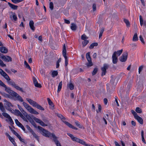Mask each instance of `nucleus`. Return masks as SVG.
I'll list each match as a JSON object with an SVG mask.
<instances>
[{
    "label": "nucleus",
    "mask_w": 146,
    "mask_h": 146,
    "mask_svg": "<svg viewBox=\"0 0 146 146\" xmlns=\"http://www.w3.org/2000/svg\"><path fill=\"white\" fill-rule=\"evenodd\" d=\"M12 96L15 97L17 100L21 102H23V104L26 109L30 113L35 115H38L39 113L30 106L26 103L23 102V100L22 98L17 93L15 92L13 93Z\"/></svg>",
    "instance_id": "1"
},
{
    "label": "nucleus",
    "mask_w": 146,
    "mask_h": 146,
    "mask_svg": "<svg viewBox=\"0 0 146 146\" xmlns=\"http://www.w3.org/2000/svg\"><path fill=\"white\" fill-rule=\"evenodd\" d=\"M4 78H5L8 81V83L12 86L14 87L17 90H19L22 92H23L24 91L22 88L20 87L19 86L17 85V84H16L13 81H10V79L8 75L7 74L4 77Z\"/></svg>",
    "instance_id": "2"
},
{
    "label": "nucleus",
    "mask_w": 146,
    "mask_h": 146,
    "mask_svg": "<svg viewBox=\"0 0 146 146\" xmlns=\"http://www.w3.org/2000/svg\"><path fill=\"white\" fill-rule=\"evenodd\" d=\"M67 134L70 137L73 141L78 143L85 146H90L88 144H86L85 142L83 140L74 137L72 134L69 133H67Z\"/></svg>",
    "instance_id": "3"
},
{
    "label": "nucleus",
    "mask_w": 146,
    "mask_h": 146,
    "mask_svg": "<svg viewBox=\"0 0 146 146\" xmlns=\"http://www.w3.org/2000/svg\"><path fill=\"white\" fill-rule=\"evenodd\" d=\"M26 100L31 105L33 106V107H35L37 109L42 110L43 111L44 110V109L40 105L31 99L27 98Z\"/></svg>",
    "instance_id": "4"
},
{
    "label": "nucleus",
    "mask_w": 146,
    "mask_h": 146,
    "mask_svg": "<svg viewBox=\"0 0 146 146\" xmlns=\"http://www.w3.org/2000/svg\"><path fill=\"white\" fill-rule=\"evenodd\" d=\"M26 100L31 105L33 106V107H35L37 109L42 110L43 111L44 110V109L40 105L31 99L27 98Z\"/></svg>",
    "instance_id": "5"
},
{
    "label": "nucleus",
    "mask_w": 146,
    "mask_h": 146,
    "mask_svg": "<svg viewBox=\"0 0 146 146\" xmlns=\"http://www.w3.org/2000/svg\"><path fill=\"white\" fill-rule=\"evenodd\" d=\"M26 100L31 105L33 106V107H35L37 109L42 110L43 111L44 110V109L40 105L31 99L27 98Z\"/></svg>",
    "instance_id": "6"
},
{
    "label": "nucleus",
    "mask_w": 146,
    "mask_h": 146,
    "mask_svg": "<svg viewBox=\"0 0 146 146\" xmlns=\"http://www.w3.org/2000/svg\"><path fill=\"white\" fill-rule=\"evenodd\" d=\"M38 128L40 131V133L44 136L48 137H51V133L48 131L40 126H38Z\"/></svg>",
    "instance_id": "7"
},
{
    "label": "nucleus",
    "mask_w": 146,
    "mask_h": 146,
    "mask_svg": "<svg viewBox=\"0 0 146 146\" xmlns=\"http://www.w3.org/2000/svg\"><path fill=\"white\" fill-rule=\"evenodd\" d=\"M0 85L5 88V91L11 96L15 92L11 89L9 87H7L6 85L0 80Z\"/></svg>",
    "instance_id": "8"
},
{
    "label": "nucleus",
    "mask_w": 146,
    "mask_h": 146,
    "mask_svg": "<svg viewBox=\"0 0 146 146\" xmlns=\"http://www.w3.org/2000/svg\"><path fill=\"white\" fill-rule=\"evenodd\" d=\"M86 58L88 62L85 63V65L88 68H89L91 66V58L90 56V52H89L86 54Z\"/></svg>",
    "instance_id": "9"
},
{
    "label": "nucleus",
    "mask_w": 146,
    "mask_h": 146,
    "mask_svg": "<svg viewBox=\"0 0 146 146\" xmlns=\"http://www.w3.org/2000/svg\"><path fill=\"white\" fill-rule=\"evenodd\" d=\"M128 56V53L127 52H124L121 56L119 58L121 62H125L127 60Z\"/></svg>",
    "instance_id": "10"
},
{
    "label": "nucleus",
    "mask_w": 146,
    "mask_h": 146,
    "mask_svg": "<svg viewBox=\"0 0 146 146\" xmlns=\"http://www.w3.org/2000/svg\"><path fill=\"white\" fill-rule=\"evenodd\" d=\"M109 67V65L107 64H105L104 65L103 67L101 68L102 70V76L105 75L106 72V70L108 69Z\"/></svg>",
    "instance_id": "11"
},
{
    "label": "nucleus",
    "mask_w": 146,
    "mask_h": 146,
    "mask_svg": "<svg viewBox=\"0 0 146 146\" xmlns=\"http://www.w3.org/2000/svg\"><path fill=\"white\" fill-rule=\"evenodd\" d=\"M1 58L3 60L6 62H11L12 61L11 58L9 56L2 55L1 56Z\"/></svg>",
    "instance_id": "12"
},
{
    "label": "nucleus",
    "mask_w": 146,
    "mask_h": 146,
    "mask_svg": "<svg viewBox=\"0 0 146 146\" xmlns=\"http://www.w3.org/2000/svg\"><path fill=\"white\" fill-rule=\"evenodd\" d=\"M34 119L36 122L39 123L42 126L44 127L47 125V124H45L42 120L38 118L35 117Z\"/></svg>",
    "instance_id": "13"
},
{
    "label": "nucleus",
    "mask_w": 146,
    "mask_h": 146,
    "mask_svg": "<svg viewBox=\"0 0 146 146\" xmlns=\"http://www.w3.org/2000/svg\"><path fill=\"white\" fill-rule=\"evenodd\" d=\"M33 83L36 87L39 88L41 87L42 86L40 84L38 83L37 80L35 77H33Z\"/></svg>",
    "instance_id": "14"
},
{
    "label": "nucleus",
    "mask_w": 146,
    "mask_h": 146,
    "mask_svg": "<svg viewBox=\"0 0 146 146\" xmlns=\"http://www.w3.org/2000/svg\"><path fill=\"white\" fill-rule=\"evenodd\" d=\"M96 5L95 3H94L92 5V16L95 15L96 12Z\"/></svg>",
    "instance_id": "15"
},
{
    "label": "nucleus",
    "mask_w": 146,
    "mask_h": 146,
    "mask_svg": "<svg viewBox=\"0 0 146 146\" xmlns=\"http://www.w3.org/2000/svg\"><path fill=\"white\" fill-rule=\"evenodd\" d=\"M117 79L115 77H112L111 80H110V83L111 84L115 85L117 83Z\"/></svg>",
    "instance_id": "16"
},
{
    "label": "nucleus",
    "mask_w": 146,
    "mask_h": 146,
    "mask_svg": "<svg viewBox=\"0 0 146 146\" xmlns=\"http://www.w3.org/2000/svg\"><path fill=\"white\" fill-rule=\"evenodd\" d=\"M0 51L3 53H7L8 52V49L5 47H0Z\"/></svg>",
    "instance_id": "17"
},
{
    "label": "nucleus",
    "mask_w": 146,
    "mask_h": 146,
    "mask_svg": "<svg viewBox=\"0 0 146 146\" xmlns=\"http://www.w3.org/2000/svg\"><path fill=\"white\" fill-rule=\"evenodd\" d=\"M34 23L33 21H30L29 23V25L31 29L33 31H34L35 30V27L34 25Z\"/></svg>",
    "instance_id": "18"
},
{
    "label": "nucleus",
    "mask_w": 146,
    "mask_h": 146,
    "mask_svg": "<svg viewBox=\"0 0 146 146\" xmlns=\"http://www.w3.org/2000/svg\"><path fill=\"white\" fill-rule=\"evenodd\" d=\"M112 58L113 64H117L118 61L117 57L116 56H115L114 54H113Z\"/></svg>",
    "instance_id": "19"
},
{
    "label": "nucleus",
    "mask_w": 146,
    "mask_h": 146,
    "mask_svg": "<svg viewBox=\"0 0 146 146\" xmlns=\"http://www.w3.org/2000/svg\"><path fill=\"white\" fill-rule=\"evenodd\" d=\"M123 52V49H121L120 50H118L117 51H115L114 52L113 54H114L116 56H119Z\"/></svg>",
    "instance_id": "20"
},
{
    "label": "nucleus",
    "mask_w": 146,
    "mask_h": 146,
    "mask_svg": "<svg viewBox=\"0 0 146 146\" xmlns=\"http://www.w3.org/2000/svg\"><path fill=\"white\" fill-rule=\"evenodd\" d=\"M139 123L141 124H143V120L138 115L135 118Z\"/></svg>",
    "instance_id": "21"
},
{
    "label": "nucleus",
    "mask_w": 146,
    "mask_h": 146,
    "mask_svg": "<svg viewBox=\"0 0 146 146\" xmlns=\"http://www.w3.org/2000/svg\"><path fill=\"white\" fill-rule=\"evenodd\" d=\"M52 136L53 138V140L55 143L58 142L59 141L58 140V138L56 137L54 133H51Z\"/></svg>",
    "instance_id": "22"
},
{
    "label": "nucleus",
    "mask_w": 146,
    "mask_h": 146,
    "mask_svg": "<svg viewBox=\"0 0 146 146\" xmlns=\"http://www.w3.org/2000/svg\"><path fill=\"white\" fill-rule=\"evenodd\" d=\"M4 102H5V106L10 107H13V105L10 102L4 99Z\"/></svg>",
    "instance_id": "23"
},
{
    "label": "nucleus",
    "mask_w": 146,
    "mask_h": 146,
    "mask_svg": "<svg viewBox=\"0 0 146 146\" xmlns=\"http://www.w3.org/2000/svg\"><path fill=\"white\" fill-rule=\"evenodd\" d=\"M8 4L9 6L12 9L14 10H16L18 7V6L17 5H14L9 2H8Z\"/></svg>",
    "instance_id": "24"
},
{
    "label": "nucleus",
    "mask_w": 146,
    "mask_h": 146,
    "mask_svg": "<svg viewBox=\"0 0 146 146\" xmlns=\"http://www.w3.org/2000/svg\"><path fill=\"white\" fill-rule=\"evenodd\" d=\"M139 19L141 25L142 26L143 25L144 26H145L146 25V22L143 21L141 15L139 16Z\"/></svg>",
    "instance_id": "25"
},
{
    "label": "nucleus",
    "mask_w": 146,
    "mask_h": 146,
    "mask_svg": "<svg viewBox=\"0 0 146 146\" xmlns=\"http://www.w3.org/2000/svg\"><path fill=\"white\" fill-rule=\"evenodd\" d=\"M62 55L63 56H66V47L65 44H64L63 46Z\"/></svg>",
    "instance_id": "26"
},
{
    "label": "nucleus",
    "mask_w": 146,
    "mask_h": 146,
    "mask_svg": "<svg viewBox=\"0 0 146 146\" xmlns=\"http://www.w3.org/2000/svg\"><path fill=\"white\" fill-rule=\"evenodd\" d=\"M47 100L48 101L49 105L52 108H53L54 107V104L50 99L49 98H47Z\"/></svg>",
    "instance_id": "27"
},
{
    "label": "nucleus",
    "mask_w": 146,
    "mask_h": 146,
    "mask_svg": "<svg viewBox=\"0 0 146 146\" xmlns=\"http://www.w3.org/2000/svg\"><path fill=\"white\" fill-rule=\"evenodd\" d=\"M137 34L136 33H135L133 37L132 40L133 41H136L138 40Z\"/></svg>",
    "instance_id": "28"
},
{
    "label": "nucleus",
    "mask_w": 146,
    "mask_h": 146,
    "mask_svg": "<svg viewBox=\"0 0 146 146\" xmlns=\"http://www.w3.org/2000/svg\"><path fill=\"white\" fill-rule=\"evenodd\" d=\"M0 110L3 112H5V109L1 102H0Z\"/></svg>",
    "instance_id": "29"
},
{
    "label": "nucleus",
    "mask_w": 146,
    "mask_h": 146,
    "mask_svg": "<svg viewBox=\"0 0 146 146\" xmlns=\"http://www.w3.org/2000/svg\"><path fill=\"white\" fill-rule=\"evenodd\" d=\"M14 111L15 113L17 116H20L22 113L18 110H13Z\"/></svg>",
    "instance_id": "30"
},
{
    "label": "nucleus",
    "mask_w": 146,
    "mask_h": 146,
    "mask_svg": "<svg viewBox=\"0 0 146 146\" xmlns=\"http://www.w3.org/2000/svg\"><path fill=\"white\" fill-rule=\"evenodd\" d=\"M11 13L12 14V18L13 20L15 21H16L17 20V17L15 13H13V12H11Z\"/></svg>",
    "instance_id": "31"
},
{
    "label": "nucleus",
    "mask_w": 146,
    "mask_h": 146,
    "mask_svg": "<svg viewBox=\"0 0 146 146\" xmlns=\"http://www.w3.org/2000/svg\"><path fill=\"white\" fill-rule=\"evenodd\" d=\"M70 28L72 30L75 31L77 27L74 24L72 23Z\"/></svg>",
    "instance_id": "32"
},
{
    "label": "nucleus",
    "mask_w": 146,
    "mask_h": 146,
    "mask_svg": "<svg viewBox=\"0 0 146 146\" xmlns=\"http://www.w3.org/2000/svg\"><path fill=\"white\" fill-rule=\"evenodd\" d=\"M62 81H61L60 82L59 84L58 85V92H60L61 90V89L62 88Z\"/></svg>",
    "instance_id": "33"
},
{
    "label": "nucleus",
    "mask_w": 146,
    "mask_h": 146,
    "mask_svg": "<svg viewBox=\"0 0 146 146\" xmlns=\"http://www.w3.org/2000/svg\"><path fill=\"white\" fill-rule=\"evenodd\" d=\"M25 116L26 117L27 119H28L29 121H31L32 119L31 117L29 115L27 112H25V113L24 114Z\"/></svg>",
    "instance_id": "34"
},
{
    "label": "nucleus",
    "mask_w": 146,
    "mask_h": 146,
    "mask_svg": "<svg viewBox=\"0 0 146 146\" xmlns=\"http://www.w3.org/2000/svg\"><path fill=\"white\" fill-rule=\"evenodd\" d=\"M31 133L33 135L34 137L36 138L38 141H39V138L38 136L36 135L34 131L32 132Z\"/></svg>",
    "instance_id": "35"
},
{
    "label": "nucleus",
    "mask_w": 146,
    "mask_h": 146,
    "mask_svg": "<svg viewBox=\"0 0 146 146\" xmlns=\"http://www.w3.org/2000/svg\"><path fill=\"white\" fill-rule=\"evenodd\" d=\"M1 94L5 97L10 98L11 96L10 95L7 94L4 92H1Z\"/></svg>",
    "instance_id": "36"
},
{
    "label": "nucleus",
    "mask_w": 146,
    "mask_h": 146,
    "mask_svg": "<svg viewBox=\"0 0 146 146\" xmlns=\"http://www.w3.org/2000/svg\"><path fill=\"white\" fill-rule=\"evenodd\" d=\"M123 21L126 24V25L127 27H129L130 26V23L128 20L125 19H123Z\"/></svg>",
    "instance_id": "37"
},
{
    "label": "nucleus",
    "mask_w": 146,
    "mask_h": 146,
    "mask_svg": "<svg viewBox=\"0 0 146 146\" xmlns=\"http://www.w3.org/2000/svg\"><path fill=\"white\" fill-rule=\"evenodd\" d=\"M17 106L19 110L24 114L25 113V112H26L19 105H18Z\"/></svg>",
    "instance_id": "38"
},
{
    "label": "nucleus",
    "mask_w": 146,
    "mask_h": 146,
    "mask_svg": "<svg viewBox=\"0 0 146 146\" xmlns=\"http://www.w3.org/2000/svg\"><path fill=\"white\" fill-rule=\"evenodd\" d=\"M141 135L142 137V141L145 144H146L145 140L144 137V131L142 130L141 132Z\"/></svg>",
    "instance_id": "39"
},
{
    "label": "nucleus",
    "mask_w": 146,
    "mask_h": 146,
    "mask_svg": "<svg viewBox=\"0 0 146 146\" xmlns=\"http://www.w3.org/2000/svg\"><path fill=\"white\" fill-rule=\"evenodd\" d=\"M58 74V72L57 71H54L52 73V76L53 77L57 76Z\"/></svg>",
    "instance_id": "40"
},
{
    "label": "nucleus",
    "mask_w": 146,
    "mask_h": 146,
    "mask_svg": "<svg viewBox=\"0 0 146 146\" xmlns=\"http://www.w3.org/2000/svg\"><path fill=\"white\" fill-rule=\"evenodd\" d=\"M2 115L5 117H6L7 119L9 118V117H10L9 115L7 113L4 112H3V113H2Z\"/></svg>",
    "instance_id": "41"
},
{
    "label": "nucleus",
    "mask_w": 146,
    "mask_h": 146,
    "mask_svg": "<svg viewBox=\"0 0 146 146\" xmlns=\"http://www.w3.org/2000/svg\"><path fill=\"white\" fill-rule=\"evenodd\" d=\"M89 43L88 40H85L82 42V44L83 45V47H84Z\"/></svg>",
    "instance_id": "42"
},
{
    "label": "nucleus",
    "mask_w": 146,
    "mask_h": 146,
    "mask_svg": "<svg viewBox=\"0 0 146 146\" xmlns=\"http://www.w3.org/2000/svg\"><path fill=\"white\" fill-rule=\"evenodd\" d=\"M67 126H68V127H70V128H71L72 127V125H71V124H70V123H68V122L66 121H62Z\"/></svg>",
    "instance_id": "43"
},
{
    "label": "nucleus",
    "mask_w": 146,
    "mask_h": 146,
    "mask_svg": "<svg viewBox=\"0 0 146 146\" xmlns=\"http://www.w3.org/2000/svg\"><path fill=\"white\" fill-rule=\"evenodd\" d=\"M104 31V28H102L100 30V32L99 35V38H100L102 36V34L103 33Z\"/></svg>",
    "instance_id": "44"
},
{
    "label": "nucleus",
    "mask_w": 146,
    "mask_h": 146,
    "mask_svg": "<svg viewBox=\"0 0 146 146\" xmlns=\"http://www.w3.org/2000/svg\"><path fill=\"white\" fill-rule=\"evenodd\" d=\"M11 131H12L13 133L16 136H17L18 138L20 137V136L14 130V129H11Z\"/></svg>",
    "instance_id": "45"
},
{
    "label": "nucleus",
    "mask_w": 146,
    "mask_h": 146,
    "mask_svg": "<svg viewBox=\"0 0 146 146\" xmlns=\"http://www.w3.org/2000/svg\"><path fill=\"white\" fill-rule=\"evenodd\" d=\"M135 111L138 113H142V111L139 107H137L135 109Z\"/></svg>",
    "instance_id": "46"
},
{
    "label": "nucleus",
    "mask_w": 146,
    "mask_h": 146,
    "mask_svg": "<svg viewBox=\"0 0 146 146\" xmlns=\"http://www.w3.org/2000/svg\"><path fill=\"white\" fill-rule=\"evenodd\" d=\"M81 38L82 40H83L84 41L85 40H86V39L88 38V37H87L85 34H84L82 35Z\"/></svg>",
    "instance_id": "47"
},
{
    "label": "nucleus",
    "mask_w": 146,
    "mask_h": 146,
    "mask_svg": "<svg viewBox=\"0 0 146 146\" xmlns=\"http://www.w3.org/2000/svg\"><path fill=\"white\" fill-rule=\"evenodd\" d=\"M63 56L64 57L65 59V66H66L68 65V60L67 59V56H66H66Z\"/></svg>",
    "instance_id": "48"
},
{
    "label": "nucleus",
    "mask_w": 146,
    "mask_h": 146,
    "mask_svg": "<svg viewBox=\"0 0 146 146\" xmlns=\"http://www.w3.org/2000/svg\"><path fill=\"white\" fill-rule=\"evenodd\" d=\"M68 86L70 90H72L74 88V85L71 83H70L68 85Z\"/></svg>",
    "instance_id": "49"
},
{
    "label": "nucleus",
    "mask_w": 146,
    "mask_h": 146,
    "mask_svg": "<svg viewBox=\"0 0 146 146\" xmlns=\"http://www.w3.org/2000/svg\"><path fill=\"white\" fill-rule=\"evenodd\" d=\"M75 124L79 128H82V126L79 123L78 121H76L75 122Z\"/></svg>",
    "instance_id": "50"
},
{
    "label": "nucleus",
    "mask_w": 146,
    "mask_h": 146,
    "mask_svg": "<svg viewBox=\"0 0 146 146\" xmlns=\"http://www.w3.org/2000/svg\"><path fill=\"white\" fill-rule=\"evenodd\" d=\"M98 71V68H94L93 71L92 73V74L93 75H95L97 73Z\"/></svg>",
    "instance_id": "51"
},
{
    "label": "nucleus",
    "mask_w": 146,
    "mask_h": 146,
    "mask_svg": "<svg viewBox=\"0 0 146 146\" xmlns=\"http://www.w3.org/2000/svg\"><path fill=\"white\" fill-rule=\"evenodd\" d=\"M24 64H25L26 66V68H27L29 69L30 70H31V68L30 66L28 64V63L26 61H25V62H24Z\"/></svg>",
    "instance_id": "52"
},
{
    "label": "nucleus",
    "mask_w": 146,
    "mask_h": 146,
    "mask_svg": "<svg viewBox=\"0 0 146 146\" xmlns=\"http://www.w3.org/2000/svg\"><path fill=\"white\" fill-rule=\"evenodd\" d=\"M57 116L58 117L60 118L61 119H65L66 118L64 117L61 114H58L57 115Z\"/></svg>",
    "instance_id": "53"
},
{
    "label": "nucleus",
    "mask_w": 146,
    "mask_h": 146,
    "mask_svg": "<svg viewBox=\"0 0 146 146\" xmlns=\"http://www.w3.org/2000/svg\"><path fill=\"white\" fill-rule=\"evenodd\" d=\"M131 112L132 114L133 115L135 118L138 115L137 113L133 110H131Z\"/></svg>",
    "instance_id": "54"
},
{
    "label": "nucleus",
    "mask_w": 146,
    "mask_h": 146,
    "mask_svg": "<svg viewBox=\"0 0 146 146\" xmlns=\"http://www.w3.org/2000/svg\"><path fill=\"white\" fill-rule=\"evenodd\" d=\"M49 8L51 10H52L53 9V3L52 2H50L49 4Z\"/></svg>",
    "instance_id": "55"
},
{
    "label": "nucleus",
    "mask_w": 146,
    "mask_h": 146,
    "mask_svg": "<svg viewBox=\"0 0 146 146\" xmlns=\"http://www.w3.org/2000/svg\"><path fill=\"white\" fill-rule=\"evenodd\" d=\"M0 65L2 67H6V65L4 63L3 61L0 59Z\"/></svg>",
    "instance_id": "56"
},
{
    "label": "nucleus",
    "mask_w": 146,
    "mask_h": 146,
    "mask_svg": "<svg viewBox=\"0 0 146 146\" xmlns=\"http://www.w3.org/2000/svg\"><path fill=\"white\" fill-rule=\"evenodd\" d=\"M20 116L25 121L28 122L26 118L22 114Z\"/></svg>",
    "instance_id": "57"
},
{
    "label": "nucleus",
    "mask_w": 146,
    "mask_h": 146,
    "mask_svg": "<svg viewBox=\"0 0 146 146\" xmlns=\"http://www.w3.org/2000/svg\"><path fill=\"white\" fill-rule=\"evenodd\" d=\"M26 127L28 130L29 131L30 133H31L33 131L29 126L27 125Z\"/></svg>",
    "instance_id": "58"
},
{
    "label": "nucleus",
    "mask_w": 146,
    "mask_h": 146,
    "mask_svg": "<svg viewBox=\"0 0 146 146\" xmlns=\"http://www.w3.org/2000/svg\"><path fill=\"white\" fill-rule=\"evenodd\" d=\"M139 38H140V40L141 41V42L144 44H145V42L144 41L143 39V38L142 37V36L141 35H140L139 36Z\"/></svg>",
    "instance_id": "59"
},
{
    "label": "nucleus",
    "mask_w": 146,
    "mask_h": 146,
    "mask_svg": "<svg viewBox=\"0 0 146 146\" xmlns=\"http://www.w3.org/2000/svg\"><path fill=\"white\" fill-rule=\"evenodd\" d=\"M30 122L35 127H36V125L35 123V121L32 119L31 121H30Z\"/></svg>",
    "instance_id": "60"
},
{
    "label": "nucleus",
    "mask_w": 146,
    "mask_h": 146,
    "mask_svg": "<svg viewBox=\"0 0 146 146\" xmlns=\"http://www.w3.org/2000/svg\"><path fill=\"white\" fill-rule=\"evenodd\" d=\"M98 45V43L97 42L93 43H92V48H93L94 46H96Z\"/></svg>",
    "instance_id": "61"
},
{
    "label": "nucleus",
    "mask_w": 146,
    "mask_h": 146,
    "mask_svg": "<svg viewBox=\"0 0 146 146\" xmlns=\"http://www.w3.org/2000/svg\"><path fill=\"white\" fill-rule=\"evenodd\" d=\"M15 123L18 126L21 124L17 119H15Z\"/></svg>",
    "instance_id": "62"
},
{
    "label": "nucleus",
    "mask_w": 146,
    "mask_h": 146,
    "mask_svg": "<svg viewBox=\"0 0 146 146\" xmlns=\"http://www.w3.org/2000/svg\"><path fill=\"white\" fill-rule=\"evenodd\" d=\"M143 69V66H140L139 68V73L140 74Z\"/></svg>",
    "instance_id": "63"
},
{
    "label": "nucleus",
    "mask_w": 146,
    "mask_h": 146,
    "mask_svg": "<svg viewBox=\"0 0 146 146\" xmlns=\"http://www.w3.org/2000/svg\"><path fill=\"white\" fill-rule=\"evenodd\" d=\"M19 126L24 131L25 130V128L21 123Z\"/></svg>",
    "instance_id": "64"
}]
</instances>
